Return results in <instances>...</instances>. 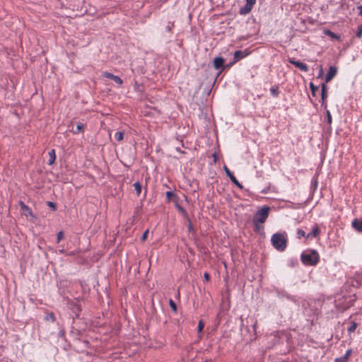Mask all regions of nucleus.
<instances>
[{
	"mask_svg": "<svg viewBox=\"0 0 362 362\" xmlns=\"http://www.w3.org/2000/svg\"><path fill=\"white\" fill-rule=\"evenodd\" d=\"M300 260L305 265L315 266L319 262L320 256L315 250H308L301 253Z\"/></svg>",
	"mask_w": 362,
	"mask_h": 362,
	"instance_id": "f257e3e1",
	"label": "nucleus"
},
{
	"mask_svg": "<svg viewBox=\"0 0 362 362\" xmlns=\"http://www.w3.org/2000/svg\"><path fill=\"white\" fill-rule=\"evenodd\" d=\"M273 247L279 251H284L286 247V233H276L271 238Z\"/></svg>",
	"mask_w": 362,
	"mask_h": 362,
	"instance_id": "f03ea898",
	"label": "nucleus"
},
{
	"mask_svg": "<svg viewBox=\"0 0 362 362\" xmlns=\"http://www.w3.org/2000/svg\"><path fill=\"white\" fill-rule=\"evenodd\" d=\"M270 208L269 206H264L260 209H259L254 215L252 218L253 223H262L263 224L267 219L269 216Z\"/></svg>",
	"mask_w": 362,
	"mask_h": 362,
	"instance_id": "7ed1b4c3",
	"label": "nucleus"
},
{
	"mask_svg": "<svg viewBox=\"0 0 362 362\" xmlns=\"http://www.w3.org/2000/svg\"><path fill=\"white\" fill-rule=\"evenodd\" d=\"M288 62L290 64L294 65L296 68L299 69L302 71H304V72L308 71V66L305 63H303L298 60H295L293 58L288 59Z\"/></svg>",
	"mask_w": 362,
	"mask_h": 362,
	"instance_id": "20e7f679",
	"label": "nucleus"
},
{
	"mask_svg": "<svg viewBox=\"0 0 362 362\" xmlns=\"http://www.w3.org/2000/svg\"><path fill=\"white\" fill-rule=\"evenodd\" d=\"M250 52L247 49L235 51L234 53V60L233 61V63H236L240 59L246 57L250 54Z\"/></svg>",
	"mask_w": 362,
	"mask_h": 362,
	"instance_id": "39448f33",
	"label": "nucleus"
},
{
	"mask_svg": "<svg viewBox=\"0 0 362 362\" xmlns=\"http://www.w3.org/2000/svg\"><path fill=\"white\" fill-rule=\"evenodd\" d=\"M224 170L226 172V175L230 178L231 182L235 185L238 188L243 189V185L239 182V181L236 179V177L234 176L233 173L226 167L224 166Z\"/></svg>",
	"mask_w": 362,
	"mask_h": 362,
	"instance_id": "423d86ee",
	"label": "nucleus"
},
{
	"mask_svg": "<svg viewBox=\"0 0 362 362\" xmlns=\"http://www.w3.org/2000/svg\"><path fill=\"white\" fill-rule=\"evenodd\" d=\"M337 68L334 66H331L329 68L328 72L325 76V83L330 81L337 74Z\"/></svg>",
	"mask_w": 362,
	"mask_h": 362,
	"instance_id": "0eeeda50",
	"label": "nucleus"
},
{
	"mask_svg": "<svg viewBox=\"0 0 362 362\" xmlns=\"http://www.w3.org/2000/svg\"><path fill=\"white\" fill-rule=\"evenodd\" d=\"M327 98V86L325 83H322L321 86V100L322 106L327 108V103L325 102Z\"/></svg>",
	"mask_w": 362,
	"mask_h": 362,
	"instance_id": "6e6552de",
	"label": "nucleus"
},
{
	"mask_svg": "<svg viewBox=\"0 0 362 362\" xmlns=\"http://www.w3.org/2000/svg\"><path fill=\"white\" fill-rule=\"evenodd\" d=\"M103 76L107 78L112 79V81H114L116 83H117L119 85H121L123 83V81L120 77L115 76L110 72L105 71V72H103Z\"/></svg>",
	"mask_w": 362,
	"mask_h": 362,
	"instance_id": "1a4fd4ad",
	"label": "nucleus"
},
{
	"mask_svg": "<svg viewBox=\"0 0 362 362\" xmlns=\"http://www.w3.org/2000/svg\"><path fill=\"white\" fill-rule=\"evenodd\" d=\"M19 205L21 206V209L22 210L25 216H30L34 217V215L30 208L28 206H27L23 202L20 201Z\"/></svg>",
	"mask_w": 362,
	"mask_h": 362,
	"instance_id": "9d476101",
	"label": "nucleus"
},
{
	"mask_svg": "<svg viewBox=\"0 0 362 362\" xmlns=\"http://www.w3.org/2000/svg\"><path fill=\"white\" fill-rule=\"evenodd\" d=\"M351 226L355 230L362 233V219L354 218L352 221Z\"/></svg>",
	"mask_w": 362,
	"mask_h": 362,
	"instance_id": "9b49d317",
	"label": "nucleus"
},
{
	"mask_svg": "<svg viewBox=\"0 0 362 362\" xmlns=\"http://www.w3.org/2000/svg\"><path fill=\"white\" fill-rule=\"evenodd\" d=\"M252 7V5L245 3V4L243 6L240 8L239 13L240 15L245 16L251 11Z\"/></svg>",
	"mask_w": 362,
	"mask_h": 362,
	"instance_id": "f8f14e48",
	"label": "nucleus"
},
{
	"mask_svg": "<svg viewBox=\"0 0 362 362\" xmlns=\"http://www.w3.org/2000/svg\"><path fill=\"white\" fill-rule=\"evenodd\" d=\"M320 230L317 225H315L313 227L311 233H309L306 235V238L308 239H312L313 238H316L320 235Z\"/></svg>",
	"mask_w": 362,
	"mask_h": 362,
	"instance_id": "ddd939ff",
	"label": "nucleus"
},
{
	"mask_svg": "<svg viewBox=\"0 0 362 362\" xmlns=\"http://www.w3.org/2000/svg\"><path fill=\"white\" fill-rule=\"evenodd\" d=\"M224 64V59L221 57H215L214 59V66L216 69H219L223 67Z\"/></svg>",
	"mask_w": 362,
	"mask_h": 362,
	"instance_id": "4468645a",
	"label": "nucleus"
},
{
	"mask_svg": "<svg viewBox=\"0 0 362 362\" xmlns=\"http://www.w3.org/2000/svg\"><path fill=\"white\" fill-rule=\"evenodd\" d=\"M69 306L72 310V311L75 313H78L81 311V307L79 304L74 300H69Z\"/></svg>",
	"mask_w": 362,
	"mask_h": 362,
	"instance_id": "2eb2a0df",
	"label": "nucleus"
},
{
	"mask_svg": "<svg viewBox=\"0 0 362 362\" xmlns=\"http://www.w3.org/2000/svg\"><path fill=\"white\" fill-rule=\"evenodd\" d=\"M351 353H352V350L348 349L344 356L339 357V358H336L334 360V362H347L348 358Z\"/></svg>",
	"mask_w": 362,
	"mask_h": 362,
	"instance_id": "dca6fc26",
	"label": "nucleus"
},
{
	"mask_svg": "<svg viewBox=\"0 0 362 362\" xmlns=\"http://www.w3.org/2000/svg\"><path fill=\"white\" fill-rule=\"evenodd\" d=\"M48 155H49L48 164L52 165L56 160V153H55L54 149H52L51 151H49L48 152Z\"/></svg>",
	"mask_w": 362,
	"mask_h": 362,
	"instance_id": "f3484780",
	"label": "nucleus"
},
{
	"mask_svg": "<svg viewBox=\"0 0 362 362\" xmlns=\"http://www.w3.org/2000/svg\"><path fill=\"white\" fill-rule=\"evenodd\" d=\"M270 90V93L271 95L273 96V97H278L279 95V93H280V90H279V88L278 86L276 85H274L273 86H272L269 89Z\"/></svg>",
	"mask_w": 362,
	"mask_h": 362,
	"instance_id": "a211bd4d",
	"label": "nucleus"
},
{
	"mask_svg": "<svg viewBox=\"0 0 362 362\" xmlns=\"http://www.w3.org/2000/svg\"><path fill=\"white\" fill-rule=\"evenodd\" d=\"M323 33L325 35L329 36L332 39H336V40L340 39V37L337 34L333 33L330 30L325 29V30H324Z\"/></svg>",
	"mask_w": 362,
	"mask_h": 362,
	"instance_id": "6ab92c4d",
	"label": "nucleus"
},
{
	"mask_svg": "<svg viewBox=\"0 0 362 362\" xmlns=\"http://www.w3.org/2000/svg\"><path fill=\"white\" fill-rule=\"evenodd\" d=\"M176 208L187 220H189V215H188L187 211L183 207H182L178 204H177Z\"/></svg>",
	"mask_w": 362,
	"mask_h": 362,
	"instance_id": "aec40b11",
	"label": "nucleus"
},
{
	"mask_svg": "<svg viewBox=\"0 0 362 362\" xmlns=\"http://www.w3.org/2000/svg\"><path fill=\"white\" fill-rule=\"evenodd\" d=\"M83 129H84V124H82V123H78L77 125H76V128L75 130H72V132L73 134H79L80 132H83Z\"/></svg>",
	"mask_w": 362,
	"mask_h": 362,
	"instance_id": "412c9836",
	"label": "nucleus"
},
{
	"mask_svg": "<svg viewBox=\"0 0 362 362\" xmlns=\"http://www.w3.org/2000/svg\"><path fill=\"white\" fill-rule=\"evenodd\" d=\"M357 327V324L355 322H351L349 327H348L347 330L349 333L354 332Z\"/></svg>",
	"mask_w": 362,
	"mask_h": 362,
	"instance_id": "4be33fe9",
	"label": "nucleus"
},
{
	"mask_svg": "<svg viewBox=\"0 0 362 362\" xmlns=\"http://www.w3.org/2000/svg\"><path fill=\"white\" fill-rule=\"evenodd\" d=\"M134 187L135 190L136 191L137 196H139L141 194V185L139 182H136L134 183Z\"/></svg>",
	"mask_w": 362,
	"mask_h": 362,
	"instance_id": "5701e85b",
	"label": "nucleus"
},
{
	"mask_svg": "<svg viewBox=\"0 0 362 362\" xmlns=\"http://www.w3.org/2000/svg\"><path fill=\"white\" fill-rule=\"evenodd\" d=\"M45 320L49 321L51 320L52 322H55L56 317L53 313H49L46 315L45 317Z\"/></svg>",
	"mask_w": 362,
	"mask_h": 362,
	"instance_id": "b1692460",
	"label": "nucleus"
},
{
	"mask_svg": "<svg viewBox=\"0 0 362 362\" xmlns=\"http://www.w3.org/2000/svg\"><path fill=\"white\" fill-rule=\"evenodd\" d=\"M326 115H327V121L329 124V128L331 129L332 118V115H331L329 110H327Z\"/></svg>",
	"mask_w": 362,
	"mask_h": 362,
	"instance_id": "393cba45",
	"label": "nucleus"
},
{
	"mask_svg": "<svg viewBox=\"0 0 362 362\" xmlns=\"http://www.w3.org/2000/svg\"><path fill=\"white\" fill-rule=\"evenodd\" d=\"M124 138V134L122 132H117L115 134V139L117 141H121Z\"/></svg>",
	"mask_w": 362,
	"mask_h": 362,
	"instance_id": "a878e982",
	"label": "nucleus"
},
{
	"mask_svg": "<svg viewBox=\"0 0 362 362\" xmlns=\"http://www.w3.org/2000/svg\"><path fill=\"white\" fill-rule=\"evenodd\" d=\"M310 88L313 96H315V93L318 90V87L315 86L313 83H310Z\"/></svg>",
	"mask_w": 362,
	"mask_h": 362,
	"instance_id": "bb28decb",
	"label": "nucleus"
},
{
	"mask_svg": "<svg viewBox=\"0 0 362 362\" xmlns=\"http://www.w3.org/2000/svg\"><path fill=\"white\" fill-rule=\"evenodd\" d=\"M169 305H170L171 310L174 313H176V311H177L176 303H175V301L173 299H170V300H169Z\"/></svg>",
	"mask_w": 362,
	"mask_h": 362,
	"instance_id": "cd10ccee",
	"label": "nucleus"
},
{
	"mask_svg": "<svg viewBox=\"0 0 362 362\" xmlns=\"http://www.w3.org/2000/svg\"><path fill=\"white\" fill-rule=\"evenodd\" d=\"M296 235L298 239H300L302 237H306L305 231L302 229H298Z\"/></svg>",
	"mask_w": 362,
	"mask_h": 362,
	"instance_id": "c85d7f7f",
	"label": "nucleus"
},
{
	"mask_svg": "<svg viewBox=\"0 0 362 362\" xmlns=\"http://www.w3.org/2000/svg\"><path fill=\"white\" fill-rule=\"evenodd\" d=\"M204 327V322L202 320L199 321L198 327H197V331L198 332H202Z\"/></svg>",
	"mask_w": 362,
	"mask_h": 362,
	"instance_id": "c756f323",
	"label": "nucleus"
},
{
	"mask_svg": "<svg viewBox=\"0 0 362 362\" xmlns=\"http://www.w3.org/2000/svg\"><path fill=\"white\" fill-rule=\"evenodd\" d=\"M165 194H166V198L168 199V201H170L172 197H176V194L172 191L166 192Z\"/></svg>",
	"mask_w": 362,
	"mask_h": 362,
	"instance_id": "7c9ffc66",
	"label": "nucleus"
},
{
	"mask_svg": "<svg viewBox=\"0 0 362 362\" xmlns=\"http://www.w3.org/2000/svg\"><path fill=\"white\" fill-rule=\"evenodd\" d=\"M64 238V233L62 230L57 233V242L59 243Z\"/></svg>",
	"mask_w": 362,
	"mask_h": 362,
	"instance_id": "2f4dec72",
	"label": "nucleus"
},
{
	"mask_svg": "<svg viewBox=\"0 0 362 362\" xmlns=\"http://www.w3.org/2000/svg\"><path fill=\"white\" fill-rule=\"evenodd\" d=\"M47 206L52 209V211H55L57 209V206L55 203L52 202H47Z\"/></svg>",
	"mask_w": 362,
	"mask_h": 362,
	"instance_id": "473e14b6",
	"label": "nucleus"
},
{
	"mask_svg": "<svg viewBox=\"0 0 362 362\" xmlns=\"http://www.w3.org/2000/svg\"><path fill=\"white\" fill-rule=\"evenodd\" d=\"M173 27H174V23L169 22L168 24L167 25V26L165 27V30L168 32H171Z\"/></svg>",
	"mask_w": 362,
	"mask_h": 362,
	"instance_id": "72a5a7b5",
	"label": "nucleus"
},
{
	"mask_svg": "<svg viewBox=\"0 0 362 362\" xmlns=\"http://www.w3.org/2000/svg\"><path fill=\"white\" fill-rule=\"evenodd\" d=\"M357 37L361 38L362 37V25L358 27V29L356 33Z\"/></svg>",
	"mask_w": 362,
	"mask_h": 362,
	"instance_id": "f704fd0d",
	"label": "nucleus"
},
{
	"mask_svg": "<svg viewBox=\"0 0 362 362\" xmlns=\"http://www.w3.org/2000/svg\"><path fill=\"white\" fill-rule=\"evenodd\" d=\"M148 234V230H146V231H144V233H143V235L141 238V241L144 242L146 240Z\"/></svg>",
	"mask_w": 362,
	"mask_h": 362,
	"instance_id": "c9c22d12",
	"label": "nucleus"
},
{
	"mask_svg": "<svg viewBox=\"0 0 362 362\" xmlns=\"http://www.w3.org/2000/svg\"><path fill=\"white\" fill-rule=\"evenodd\" d=\"M323 74H324L323 68L322 66H320L319 72H318V75H317V78L322 77L323 76Z\"/></svg>",
	"mask_w": 362,
	"mask_h": 362,
	"instance_id": "e433bc0d",
	"label": "nucleus"
},
{
	"mask_svg": "<svg viewBox=\"0 0 362 362\" xmlns=\"http://www.w3.org/2000/svg\"><path fill=\"white\" fill-rule=\"evenodd\" d=\"M260 224L261 223H257L256 224L253 223L255 231H258L260 229V228H261Z\"/></svg>",
	"mask_w": 362,
	"mask_h": 362,
	"instance_id": "4c0bfd02",
	"label": "nucleus"
},
{
	"mask_svg": "<svg viewBox=\"0 0 362 362\" xmlns=\"http://www.w3.org/2000/svg\"><path fill=\"white\" fill-rule=\"evenodd\" d=\"M246 3L254 6L256 3V0H245Z\"/></svg>",
	"mask_w": 362,
	"mask_h": 362,
	"instance_id": "58836bf2",
	"label": "nucleus"
},
{
	"mask_svg": "<svg viewBox=\"0 0 362 362\" xmlns=\"http://www.w3.org/2000/svg\"><path fill=\"white\" fill-rule=\"evenodd\" d=\"M187 221H189L188 230H189V231H191V230H192L193 227H192V225L190 219L189 218V220H187Z\"/></svg>",
	"mask_w": 362,
	"mask_h": 362,
	"instance_id": "ea45409f",
	"label": "nucleus"
},
{
	"mask_svg": "<svg viewBox=\"0 0 362 362\" xmlns=\"http://www.w3.org/2000/svg\"><path fill=\"white\" fill-rule=\"evenodd\" d=\"M204 277L205 280L207 281H209V279H210V276L207 272L204 273Z\"/></svg>",
	"mask_w": 362,
	"mask_h": 362,
	"instance_id": "a19ab883",
	"label": "nucleus"
},
{
	"mask_svg": "<svg viewBox=\"0 0 362 362\" xmlns=\"http://www.w3.org/2000/svg\"><path fill=\"white\" fill-rule=\"evenodd\" d=\"M312 184L314 185L315 187H317V180L316 179L313 180Z\"/></svg>",
	"mask_w": 362,
	"mask_h": 362,
	"instance_id": "79ce46f5",
	"label": "nucleus"
},
{
	"mask_svg": "<svg viewBox=\"0 0 362 362\" xmlns=\"http://www.w3.org/2000/svg\"><path fill=\"white\" fill-rule=\"evenodd\" d=\"M358 9L360 11L359 13L362 16V6H358Z\"/></svg>",
	"mask_w": 362,
	"mask_h": 362,
	"instance_id": "37998d69",
	"label": "nucleus"
},
{
	"mask_svg": "<svg viewBox=\"0 0 362 362\" xmlns=\"http://www.w3.org/2000/svg\"><path fill=\"white\" fill-rule=\"evenodd\" d=\"M59 254H63V253H64V249H63V248H62V249L59 250Z\"/></svg>",
	"mask_w": 362,
	"mask_h": 362,
	"instance_id": "c03bdc74",
	"label": "nucleus"
},
{
	"mask_svg": "<svg viewBox=\"0 0 362 362\" xmlns=\"http://www.w3.org/2000/svg\"><path fill=\"white\" fill-rule=\"evenodd\" d=\"M233 64H234V63H233V62H230L229 64H228V65H227V66H228V67H230V66H232Z\"/></svg>",
	"mask_w": 362,
	"mask_h": 362,
	"instance_id": "a18cd8bd",
	"label": "nucleus"
},
{
	"mask_svg": "<svg viewBox=\"0 0 362 362\" xmlns=\"http://www.w3.org/2000/svg\"><path fill=\"white\" fill-rule=\"evenodd\" d=\"M74 252H71L70 253H69V255H74Z\"/></svg>",
	"mask_w": 362,
	"mask_h": 362,
	"instance_id": "49530a36",
	"label": "nucleus"
},
{
	"mask_svg": "<svg viewBox=\"0 0 362 362\" xmlns=\"http://www.w3.org/2000/svg\"><path fill=\"white\" fill-rule=\"evenodd\" d=\"M177 151H180V152H181V153H183V151H180V148H177Z\"/></svg>",
	"mask_w": 362,
	"mask_h": 362,
	"instance_id": "de8ad7c7",
	"label": "nucleus"
}]
</instances>
